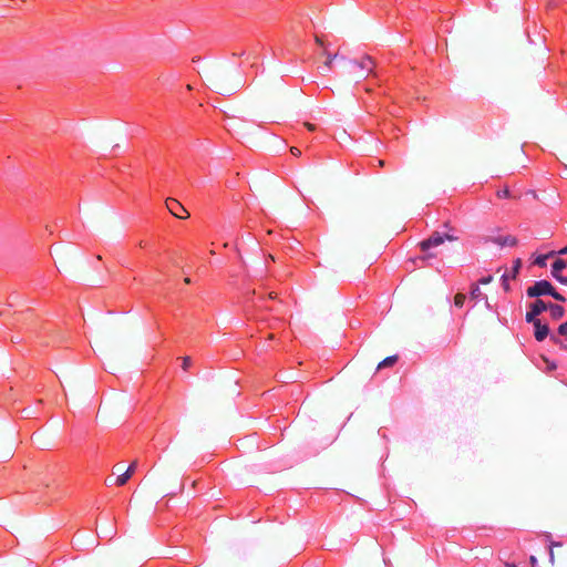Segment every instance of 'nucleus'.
<instances>
[{
  "mask_svg": "<svg viewBox=\"0 0 567 567\" xmlns=\"http://www.w3.org/2000/svg\"><path fill=\"white\" fill-rule=\"evenodd\" d=\"M457 239L458 235L454 228H450V230L446 233L435 231L427 239H424L420 243V249L425 252L431 248L442 245L445 240L454 241Z\"/></svg>",
  "mask_w": 567,
  "mask_h": 567,
  "instance_id": "nucleus-1",
  "label": "nucleus"
},
{
  "mask_svg": "<svg viewBox=\"0 0 567 567\" xmlns=\"http://www.w3.org/2000/svg\"><path fill=\"white\" fill-rule=\"evenodd\" d=\"M554 292L553 285L547 280L536 281L533 286L528 287L526 293L530 298H539L542 296H550Z\"/></svg>",
  "mask_w": 567,
  "mask_h": 567,
  "instance_id": "nucleus-2",
  "label": "nucleus"
},
{
  "mask_svg": "<svg viewBox=\"0 0 567 567\" xmlns=\"http://www.w3.org/2000/svg\"><path fill=\"white\" fill-rule=\"evenodd\" d=\"M547 310V303L542 299H536L533 303L529 305V309L526 313V321L534 322L539 320L537 317Z\"/></svg>",
  "mask_w": 567,
  "mask_h": 567,
  "instance_id": "nucleus-3",
  "label": "nucleus"
},
{
  "mask_svg": "<svg viewBox=\"0 0 567 567\" xmlns=\"http://www.w3.org/2000/svg\"><path fill=\"white\" fill-rule=\"evenodd\" d=\"M166 207L169 210V213L177 218L184 219L188 217V213L184 208V206L174 198L166 199Z\"/></svg>",
  "mask_w": 567,
  "mask_h": 567,
  "instance_id": "nucleus-4",
  "label": "nucleus"
},
{
  "mask_svg": "<svg viewBox=\"0 0 567 567\" xmlns=\"http://www.w3.org/2000/svg\"><path fill=\"white\" fill-rule=\"evenodd\" d=\"M374 66V61L369 55L363 56L360 61L351 62L352 70L360 69L362 71H367L368 73H371Z\"/></svg>",
  "mask_w": 567,
  "mask_h": 567,
  "instance_id": "nucleus-5",
  "label": "nucleus"
},
{
  "mask_svg": "<svg viewBox=\"0 0 567 567\" xmlns=\"http://www.w3.org/2000/svg\"><path fill=\"white\" fill-rule=\"evenodd\" d=\"M530 323L534 326L535 339L539 342L544 341L549 334L548 326L546 323H543L540 320Z\"/></svg>",
  "mask_w": 567,
  "mask_h": 567,
  "instance_id": "nucleus-6",
  "label": "nucleus"
},
{
  "mask_svg": "<svg viewBox=\"0 0 567 567\" xmlns=\"http://www.w3.org/2000/svg\"><path fill=\"white\" fill-rule=\"evenodd\" d=\"M501 247H513L517 244V239L514 236H498L492 240Z\"/></svg>",
  "mask_w": 567,
  "mask_h": 567,
  "instance_id": "nucleus-7",
  "label": "nucleus"
},
{
  "mask_svg": "<svg viewBox=\"0 0 567 567\" xmlns=\"http://www.w3.org/2000/svg\"><path fill=\"white\" fill-rule=\"evenodd\" d=\"M547 310L550 312V317L554 320H559L564 317L565 309L560 305L547 303Z\"/></svg>",
  "mask_w": 567,
  "mask_h": 567,
  "instance_id": "nucleus-8",
  "label": "nucleus"
},
{
  "mask_svg": "<svg viewBox=\"0 0 567 567\" xmlns=\"http://www.w3.org/2000/svg\"><path fill=\"white\" fill-rule=\"evenodd\" d=\"M134 467H135V463H132L123 474L118 475L115 478L114 484L117 486L125 485L126 482L128 481V478L131 477V475L133 474Z\"/></svg>",
  "mask_w": 567,
  "mask_h": 567,
  "instance_id": "nucleus-9",
  "label": "nucleus"
},
{
  "mask_svg": "<svg viewBox=\"0 0 567 567\" xmlns=\"http://www.w3.org/2000/svg\"><path fill=\"white\" fill-rule=\"evenodd\" d=\"M567 267V261L563 259H556L551 265V276L557 280V277H561V271Z\"/></svg>",
  "mask_w": 567,
  "mask_h": 567,
  "instance_id": "nucleus-10",
  "label": "nucleus"
},
{
  "mask_svg": "<svg viewBox=\"0 0 567 567\" xmlns=\"http://www.w3.org/2000/svg\"><path fill=\"white\" fill-rule=\"evenodd\" d=\"M398 361V355L386 357L378 364V370H382L388 367H392Z\"/></svg>",
  "mask_w": 567,
  "mask_h": 567,
  "instance_id": "nucleus-11",
  "label": "nucleus"
},
{
  "mask_svg": "<svg viewBox=\"0 0 567 567\" xmlns=\"http://www.w3.org/2000/svg\"><path fill=\"white\" fill-rule=\"evenodd\" d=\"M554 255V252H550L549 255L547 256H539L537 257V259L535 260V264L538 265L539 267H544L546 265V259Z\"/></svg>",
  "mask_w": 567,
  "mask_h": 567,
  "instance_id": "nucleus-12",
  "label": "nucleus"
},
{
  "mask_svg": "<svg viewBox=\"0 0 567 567\" xmlns=\"http://www.w3.org/2000/svg\"><path fill=\"white\" fill-rule=\"evenodd\" d=\"M512 278V276L507 275V274H504L502 276V285L504 287L505 290H508L509 289V284H508V280Z\"/></svg>",
  "mask_w": 567,
  "mask_h": 567,
  "instance_id": "nucleus-13",
  "label": "nucleus"
},
{
  "mask_svg": "<svg viewBox=\"0 0 567 567\" xmlns=\"http://www.w3.org/2000/svg\"><path fill=\"white\" fill-rule=\"evenodd\" d=\"M190 365H192V359L189 357H184L183 358V363H182L183 370L187 371Z\"/></svg>",
  "mask_w": 567,
  "mask_h": 567,
  "instance_id": "nucleus-14",
  "label": "nucleus"
},
{
  "mask_svg": "<svg viewBox=\"0 0 567 567\" xmlns=\"http://www.w3.org/2000/svg\"><path fill=\"white\" fill-rule=\"evenodd\" d=\"M558 333L567 338V321L559 326Z\"/></svg>",
  "mask_w": 567,
  "mask_h": 567,
  "instance_id": "nucleus-15",
  "label": "nucleus"
},
{
  "mask_svg": "<svg viewBox=\"0 0 567 567\" xmlns=\"http://www.w3.org/2000/svg\"><path fill=\"white\" fill-rule=\"evenodd\" d=\"M519 268H520V260H519V259H517V260L515 261V265H514V267H513V272H512V275H511V276H512V279H514V278L516 277V275H517V272H518Z\"/></svg>",
  "mask_w": 567,
  "mask_h": 567,
  "instance_id": "nucleus-16",
  "label": "nucleus"
},
{
  "mask_svg": "<svg viewBox=\"0 0 567 567\" xmlns=\"http://www.w3.org/2000/svg\"><path fill=\"white\" fill-rule=\"evenodd\" d=\"M465 297L461 293H457L454 298V302L456 306L462 307L464 302Z\"/></svg>",
  "mask_w": 567,
  "mask_h": 567,
  "instance_id": "nucleus-17",
  "label": "nucleus"
},
{
  "mask_svg": "<svg viewBox=\"0 0 567 567\" xmlns=\"http://www.w3.org/2000/svg\"><path fill=\"white\" fill-rule=\"evenodd\" d=\"M550 296L557 301L564 302L566 300L565 297L561 293L557 292L555 289L554 292L550 293Z\"/></svg>",
  "mask_w": 567,
  "mask_h": 567,
  "instance_id": "nucleus-18",
  "label": "nucleus"
},
{
  "mask_svg": "<svg viewBox=\"0 0 567 567\" xmlns=\"http://www.w3.org/2000/svg\"><path fill=\"white\" fill-rule=\"evenodd\" d=\"M497 196H498L499 198H507V197H509V190H508L507 188L499 189V190L497 192Z\"/></svg>",
  "mask_w": 567,
  "mask_h": 567,
  "instance_id": "nucleus-19",
  "label": "nucleus"
},
{
  "mask_svg": "<svg viewBox=\"0 0 567 567\" xmlns=\"http://www.w3.org/2000/svg\"><path fill=\"white\" fill-rule=\"evenodd\" d=\"M471 295H472L473 298H478V296L481 295L480 287L478 286H474L472 288Z\"/></svg>",
  "mask_w": 567,
  "mask_h": 567,
  "instance_id": "nucleus-20",
  "label": "nucleus"
},
{
  "mask_svg": "<svg viewBox=\"0 0 567 567\" xmlns=\"http://www.w3.org/2000/svg\"><path fill=\"white\" fill-rule=\"evenodd\" d=\"M337 56H338L337 54H334V55L327 54L326 65H327L328 68H330V66H331V63H332V61H333V59H336Z\"/></svg>",
  "mask_w": 567,
  "mask_h": 567,
  "instance_id": "nucleus-21",
  "label": "nucleus"
},
{
  "mask_svg": "<svg viewBox=\"0 0 567 567\" xmlns=\"http://www.w3.org/2000/svg\"><path fill=\"white\" fill-rule=\"evenodd\" d=\"M493 277L492 276H487V277H483L480 279V284L482 285H487L492 281Z\"/></svg>",
  "mask_w": 567,
  "mask_h": 567,
  "instance_id": "nucleus-22",
  "label": "nucleus"
},
{
  "mask_svg": "<svg viewBox=\"0 0 567 567\" xmlns=\"http://www.w3.org/2000/svg\"><path fill=\"white\" fill-rule=\"evenodd\" d=\"M290 152H291V154L293 156H300L301 155V151L298 147H291Z\"/></svg>",
  "mask_w": 567,
  "mask_h": 567,
  "instance_id": "nucleus-23",
  "label": "nucleus"
},
{
  "mask_svg": "<svg viewBox=\"0 0 567 567\" xmlns=\"http://www.w3.org/2000/svg\"><path fill=\"white\" fill-rule=\"evenodd\" d=\"M550 340L555 343V344H561V341L558 337L551 334L550 336Z\"/></svg>",
  "mask_w": 567,
  "mask_h": 567,
  "instance_id": "nucleus-24",
  "label": "nucleus"
},
{
  "mask_svg": "<svg viewBox=\"0 0 567 567\" xmlns=\"http://www.w3.org/2000/svg\"><path fill=\"white\" fill-rule=\"evenodd\" d=\"M557 281L563 285H567V276L557 277Z\"/></svg>",
  "mask_w": 567,
  "mask_h": 567,
  "instance_id": "nucleus-25",
  "label": "nucleus"
},
{
  "mask_svg": "<svg viewBox=\"0 0 567 567\" xmlns=\"http://www.w3.org/2000/svg\"><path fill=\"white\" fill-rule=\"evenodd\" d=\"M305 125L307 126V128L309 131H315L316 130V126L313 124H311V123H306Z\"/></svg>",
  "mask_w": 567,
  "mask_h": 567,
  "instance_id": "nucleus-26",
  "label": "nucleus"
},
{
  "mask_svg": "<svg viewBox=\"0 0 567 567\" xmlns=\"http://www.w3.org/2000/svg\"><path fill=\"white\" fill-rule=\"evenodd\" d=\"M558 254H560V255H567V246H566V247H564V248H561V249L558 251Z\"/></svg>",
  "mask_w": 567,
  "mask_h": 567,
  "instance_id": "nucleus-27",
  "label": "nucleus"
},
{
  "mask_svg": "<svg viewBox=\"0 0 567 567\" xmlns=\"http://www.w3.org/2000/svg\"><path fill=\"white\" fill-rule=\"evenodd\" d=\"M379 166H383L384 165V162L382 159H377Z\"/></svg>",
  "mask_w": 567,
  "mask_h": 567,
  "instance_id": "nucleus-28",
  "label": "nucleus"
},
{
  "mask_svg": "<svg viewBox=\"0 0 567 567\" xmlns=\"http://www.w3.org/2000/svg\"><path fill=\"white\" fill-rule=\"evenodd\" d=\"M276 298V295L274 292H270L269 293V299H275Z\"/></svg>",
  "mask_w": 567,
  "mask_h": 567,
  "instance_id": "nucleus-29",
  "label": "nucleus"
},
{
  "mask_svg": "<svg viewBox=\"0 0 567 567\" xmlns=\"http://www.w3.org/2000/svg\"><path fill=\"white\" fill-rule=\"evenodd\" d=\"M316 41H317V43H319L320 45L322 44V42H321V40H320V38H319V37H316Z\"/></svg>",
  "mask_w": 567,
  "mask_h": 567,
  "instance_id": "nucleus-30",
  "label": "nucleus"
},
{
  "mask_svg": "<svg viewBox=\"0 0 567 567\" xmlns=\"http://www.w3.org/2000/svg\"><path fill=\"white\" fill-rule=\"evenodd\" d=\"M185 282H186V284H189V282H190V279H189L188 277H187V278H185Z\"/></svg>",
  "mask_w": 567,
  "mask_h": 567,
  "instance_id": "nucleus-31",
  "label": "nucleus"
}]
</instances>
